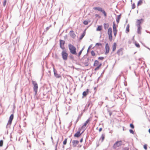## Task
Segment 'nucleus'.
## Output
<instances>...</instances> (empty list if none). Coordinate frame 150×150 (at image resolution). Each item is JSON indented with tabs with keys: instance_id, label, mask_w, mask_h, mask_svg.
I'll list each match as a JSON object with an SVG mask.
<instances>
[{
	"instance_id": "1",
	"label": "nucleus",
	"mask_w": 150,
	"mask_h": 150,
	"mask_svg": "<svg viewBox=\"0 0 150 150\" xmlns=\"http://www.w3.org/2000/svg\"><path fill=\"white\" fill-rule=\"evenodd\" d=\"M68 47L71 53L73 54L76 55L77 53L75 47L71 44H69Z\"/></svg>"
},
{
	"instance_id": "2",
	"label": "nucleus",
	"mask_w": 150,
	"mask_h": 150,
	"mask_svg": "<svg viewBox=\"0 0 150 150\" xmlns=\"http://www.w3.org/2000/svg\"><path fill=\"white\" fill-rule=\"evenodd\" d=\"M61 55L63 59L64 60H67V59L68 54L65 50H63L61 53Z\"/></svg>"
},
{
	"instance_id": "3",
	"label": "nucleus",
	"mask_w": 150,
	"mask_h": 150,
	"mask_svg": "<svg viewBox=\"0 0 150 150\" xmlns=\"http://www.w3.org/2000/svg\"><path fill=\"white\" fill-rule=\"evenodd\" d=\"M108 38L109 41L111 42L112 40V29L111 28H109L108 31Z\"/></svg>"
},
{
	"instance_id": "4",
	"label": "nucleus",
	"mask_w": 150,
	"mask_h": 150,
	"mask_svg": "<svg viewBox=\"0 0 150 150\" xmlns=\"http://www.w3.org/2000/svg\"><path fill=\"white\" fill-rule=\"evenodd\" d=\"M32 82L33 85V90L35 92V94L36 95L38 92V85L37 83L35 81H32Z\"/></svg>"
},
{
	"instance_id": "5",
	"label": "nucleus",
	"mask_w": 150,
	"mask_h": 150,
	"mask_svg": "<svg viewBox=\"0 0 150 150\" xmlns=\"http://www.w3.org/2000/svg\"><path fill=\"white\" fill-rule=\"evenodd\" d=\"M91 120V119L90 118H89L87 119L81 128V129H82L84 131L86 129V126L89 123V122Z\"/></svg>"
},
{
	"instance_id": "6",
	"label": "nucleus",
	"mask_w": 150,
	"mask_h": 150,
	"mask_svg": "<svg viewBox=\"0 0 150 150\" xmlns=\"http://www.w3.org/2000/svg\"><path fill=\"white\" fill-rule=\"evenodd\" d=\"M101 63L99 64L98 61L97 60H95L94 62L93 65L94 66L96 67L95 69V70L96 71L99 69L100 67L101 66Z\"/></svg>"
},
{
	"instance_id": "7",
	"label": "nucleus",
	"mask_w": 150,
	"mask_h": 150,
	"mask_svg": "<svg viewBox=\"0 0 150 150\" xmlns=\"http://www.w3.org/2000/svg\"><path fill=\"white\" fill-rule=\"evenodd\" d=\"M93 9L95 10H97L98 11L101 12L103 13L104 15L105 16H107V14L106 13L104 10L102 8L99 7H95L93 8Z\"/></svg>"
},
{
	"instance_id": "8",
	"label": "nucleus",
	"mask_w": 150,
	"mask_h": 150,
	"mask_svg": "<svg viewBox=\"0 0 150 150\" xmlns=\"http://www.w3.org/2000/svg\"><path fill=\"white\" fill-rule=\"evenodd\" d=\"M81 130L83 129H81V128H79L78 131L74 134V137H79L81 136L84 131V130H83L82 132L81 133Z\"/></svg>"
},
{
	"instance_id": "9",
	"label": "nucleus",
	"mask_w": 150,
	"mask_h": 150,
	"mask_svg": "<svg viewBox=\"0 0 150 150\" xmlns=\"http://www.w3.org/2000/svg\"><path fill=\"white\" fill-rule=\"evenodd\" d=\"M122 142L121 141H120L117 142L114 145L113 147L114 148H116L117 147L121 146L122 144Z\"/></svg>"
},
{
	"instance_id": "10",
	"label": "nucleus",
	"mask_w": 150,
	"mask_h": 150,
	"mask_svg": "<svg viewBox=\"0 0 150 150\" xmlns=\"http://www.w3.org/2000/svg\"><path fill=\"white\" fill-rule=\"evenodd\" d=\"M65 44V41L62 40H60V48L63 50L65 49V48L64 46Z\"/></svg>"
},
{
	"instance_id": "11",
	"label": "nucleus",
	"mask_w": 150,
	"mask_h": 150,
	"mask_svg": "<svg viewBox=\"0 0 150 150\" xmlns=\"http://www.w3.org/2000/svg\"><path fill=\"white\" fill-rule=\"evenodd\" d=\"M105 54H108L110 51V47L108 43H107L106 44L105 46Z\"/></svg>"
},
{
	"instance_id": "12",
	"label": "nucleus",
	"mask_w": 150,
	"mask_h": 150,
	"mask_svg": "<svg viewBox=\"0 0 150 150\" xmlns=\"http://www.w3.org/2000/svg\"><path fill=\"white\" fill-rule=\"evenodd\" d=\"M13 118V115L11 114L9 120L8 122V125H11L12 120Z\"/></svg>"
},
{
	"instance_id": "13",
	"label": "nucleus",
	"mask_w": 150,
	"mask_h": 150,
	"mask_svg": "<svg viewBox=\"0 0 150 150\" xmlns=\"http://www.w3.org/2000/svg\"><path fill=\"white\" fill-rule=\"evenodd\" d=\"M72 146L74 147H76L77 145L79 143V141L78 140H73L72 142Z\"/></svg>"
},
{
	"instance_id": "14",
	"label": "nucleus",
	"mask_w": 150,
	"mask_h": 150,
	"mask_svg": "<svg viewBox=\"0 0 150 150\" xmlns=\"http://www.w3.org/2000/svg\"><path fill=\"white\" fill-rule=\"evenodd\" d=\"M70 35L73 38H74L76 36V35L73 31H71L69 32Z\"/></svg>"
},
{
	"instance_id": "15",
	"label": "nucleus",
	"mask_w": 150,
	"mask_h": 150,
	"mask_svg": "<svg viewBox=\"0 0 150 150\" xmlns=\"http://www.w3.org/2000/svg\"><path fill=\"white\" fill-rule=\"evenodd\" d=\"M143 19H141L140 20H137V26H140V25L141 24V22L143 21Z\"/></svg>"
},
{
	"instance_id": "16",
	"label": "nucleus",
	"mask_w": 150,
	"mask_h": 150,
	"mask_svg": "<svg viewBox=\"0 0 150 150\" xmlns=\"http://www.w3.org/2000/svg\"><path fill=\"white\" fill-rule=\"evenodd\" d=\"M89 89H87L86 91H84L83 93V96H86L88 93Z\"/></svg>"
},
{
	"instance_id": "17",
	"label": "nucleus",
	"mask_w": 150,
	"mask_h": 150,
	"mask_svg": "<svg viewBox=\"0 0 150 150\" xmlns=\"http://www.w3.org/2000/svg\"><path fill=\"white\" fill-rule=\"evenodd\" d=\"M113 30H117V27L118 25L115 24L114 21L113 22Z\"/></svg>"
},
{
	"instance_id": "18",
	"label": "nucleus",
	"mask_w": 150,
	"mask_h": 150,
	"mask_svg": "<svg viewBox=\"0 0 150 150\" xmlns=\"http://www.w3.org/2000/svg\"><path fill=\"white\" fill-rule=\"evenodd\" d=\"M117 47V44L116 43H113V45L112 46V51L113 52L116 49Z\"/></svg>"
},
{
	"instance_id": "19",
	"label": "nucleus",
	"mask_w": 150,
	"mask_h": 150,
	"mask_svg": "<svg viewBox=\"0 0 150 150\" xmlns=\"http://www.w3.org/2000/svg\"><path fill=\"white\" fill-rule=\"evenodd\" d=\"M137 27H138V29H137L138 33L139 34H141V26H138Z\"/></svg>"
},
{
	"instance_id": "20",
	"label": "nucleus",
	"mask_w": 150,
	"mask_h": 150,
	"mask_svg": "<svg viewBox=\"0 0 150 150\" xmlns=\"http://www.w3.org/2000/svg\"><path fill=\"white\" fill-rule=\"evenodd\" d=\"M54 74L55 76L57 78H59L61 77V75L58 74L56 72H54Z\"/></svg>"
},
{
	"instance_id": "21",
	"label": "nucleus",
	"mask_w": 150,
	"mask_h": 150,
	"mask_svg": "<svg viewBox=\"0 0 150 150\" xmlns=\"http://www.w3.org/2000/svg\"><path fill=\"white\" fill-rule=\"evenodd\" d=\"M143 3V0H139L138 2L137 6L141 5Z\"/></svg>"
},
{
	"instance_id": "22",
	"label": "nucleus",
	"mask_w": 150,
	"mask_h": 150,
	"mask_svg": "<svg viewBox=\"0 0 150 150\" xmlns=\"http://www.w3.org/2000/svg\"><path fill=\"white\" fill-rule=\"evenodd\" d=\"M102 29V26L101 25H99L98 26L96 29V30L97 31H100Z\"/></svg>"
},
{
	"instance_id": "23",
	"label": "nucleus",
	"mask_w": 150,
	"mask_h": 150,
	"mask_svg": "<svg viewBox=\"0 0 150 150\" xmlns=\"http://www.w3.org/2000/svg\"><path fill=\"white\" fill-rule=\"evenodd\" d=\"M129 24L127 25L126 28V32L127 33L129 31Z\"/></svg>"
},
{
	"instance_id": "24",
	"label": "nucleus",
	"mask_w": 150,
	"mask_h": 150,
	"mask_svg": "<svg viewBox=\"0 0 150 150\" xmlns=\"http://www.w3.org/2000/svg\"><path fill=\"white\" fill-rule=\"evenodd\" d=\"M113 33L114 35L115 36V37L116 36V35L117 33V30H113Z\"/></svg>"
},
{
	"instance_id": "25",
	"label": "nucleus",
	"mask_w": 150,
	"mask_h": 150,
	"mask_svg": "<svg viewBox=\"0 0 150 150\" xmlns=\"http://www.w3.org/2000/svg\"><path fill=\"white\" fill-rule=\"evenodd\" d=\"M135 45L138 48H139L140 47V45L138 43H137L136 42H135L134 43Z\"/></svg>"
},
{
	"instance_id": "26",
	"label": "nucleus",
	"mask_w": 150,
	"mask_h": 150,
	"mask_svg": "<svg viewBox=\"0 0 150 150\" xmlns=\"http://www.w3.org/2000/svg\"><path fill=\"white\" fill-rule=\"evenodd\" d=\"M120 18V16H117V18L116 19V21H117V23H119V21Z\"/></svg>"
},
{
	"instance_id": "27",
	"label": "nucleus",
	"mask_w": 150,
	"mask_h": 150,
	"mask_svg": "<svg viewBox=\"0 0 150 150\" xmlns=\"http://www.w3.org/2000/svg\"><path fill=\"white\" fill-rule=\"evenodd\" d=\"M105 135L103 134L102 135H101V138H102V141L103 142V140H104V139H105Z\"/></svg>"
},
{
	"instance_id": "28",
	"label": "nucleus",
	"mask_w": 150,
	"mask_h": 150,
	"mask_svg": "<svg viewBox=\"0 0 150 150\" xmlns=\"http://www.w3.org/2000/svg\"><path fill=\"white\" fill-rule=\"evenodd\" d=\"M67 138H66L63 141V144L64 145H66L67 144Z\"/></svg>"
},
{
	"instance_id": "29",
	"label": "nucleus",
	"mask_w": 150,
	"mask_h": 150,
	"mask_svg": "<svg viewBox=\"0 0 150 150\" xmlns=\"http://www.w3.org/2000/svg\"><path fill=\"white\" fill-rule=\"evenodd\" d=\"M135 8V4L134 3H133L132 5V9H134Z\"/></svg>"
},
{
	"instance_id": "30",
	"label": "nucleus",
	"mask_w": 150,
	"mask_h": 150,
	"mask_svg": "<svg viewBox=\"0 0 150 150\" xmlns=\"http://www.w3.org/2000/svg\"><path fill=\"white\" fill-rule=\"evenodd\" d=\"M91 54L93 56H95V52H94V51L92 50L91 51Z\"/></svg>"
},
{
	"instance_id": "31",
	"label": "nucleus",
	"mask_w": 150,
	"mask_h": 150,
	"mask_svg": "<svg viewBox=\"0 0 150 150\" xmlns=\"http://www.w3.org/2000/svg\"><path fill=\"white\" fill-rule=\"evenodd\" d=\"M83 50V48L79 52L78 54V56H80Z\"/></svg>"
},
{
	"instance_id": "32",
	"label": "nucleus",
	"mask_w": 150,
	"mask_h": 150,
	"mask_svg": "<svg viewBox=\"0 0 150 150\" xmlns=\"http://www.w3.org/2000/svg\"><path fill=\"white\" fill-rule=\"evenodd\" d=\"M144 148L146 150L147 149V145L146 144H145L144 145Z\"/></svg>"
},
{
	"instance_id": "33",
	"label": "nucleus",
	"mask_w": 150,
	"mask_h": 150,
	"mask_svg": "<svg viewBox=\"0 0 150 150\" xmlns=\"http://www.w3.org/2000/svg\"><path fill=\"white\" fill-rule=\"evenodd\" d=\"M122 49H119L118 51H117V53L119 54V53L120 52H122Z\"/></svg>"
},
{
	"instance_id": "34",
	"label": "nucleus",
	"mask_w": 150,
	"mask_h": 150,
	"mask_svg": "<svg viewBox=\"0 0 150 150\" xmlns=\"http://www.w3.org/2000/svg\"><path fill=\"white\" fill-rule=\"evenodd\" d=\"M83 23L85 25H87L88 24V22L87 21H83Z\"/></svg>"
},
{
	"instance_id": "35",
	"label": "nucleus",
	"mask_w": 150,
	"mask_h": 150,
	"mask_svg": "<svg viewBox=\"0 0 150 150\" xmlns=\"http://www.w3.org/2000/svg\"><path fill=\"white\" fill-rule=\"evenodd\" d=\"M104 59V57H99L98 58V59L100 60H103Z\"/></svg>"
},
{
	"instance_id": "36",
	"label": "nucleus",
	"mask_w": 150,
	"mask_h": 150,
	"mask_svg": "<svg viewBox=\"0 0 150 150\" xmlns=\"http://www.w3.org/2000/svg\"><path fill=\"white\" fill-rule=\"evenodd\" d=\"M102 44L101 43H97L96 44V46H101Z\"/></svg>"
},
{
	"instance_id": "37",
	"label": "nucleus",
	"mask_w": 150,
	"mask_h": 150,
	"mask_svg": "<svg viewBox=\"0 0 150 150\" xmlns=\"http://www.w3.org/2000/svg\"><path fill=\"white\" fill-rule=\"evenodd\" d=\"M6 3V0H4V1L3 3V5L4 6H5Z\"/></svg>"
},
{
	"instance_id": "38",
	"label": "nucleus",
	"mask_w": 150,
	"mask_h": 150,
	"mask_svg": "<svg viewBox=\"0 0 150 150\" xmlns=\"http://www.w3.org/2000/svg\"><path fill=\"white\" fill-rule=\"evenodd\" d=\"M85 33H83L81 36V39L82 38L84 37V36H85Z\"/></svg>"
},
{
	"instance_id": "39",
	"label": "nucleus",
	"mask_w": 150,
	"mask_h": 150,
	"mask_svg": "<svg viewBox=\"0 0 150 150\" xmlns=\"http://www.w3.org/2000/svg\"><path fill=\"white\" fill-rule=\"evenodd\" d=\"M130 127L132 129H133L134 128V125L132 124H131L130 125Z\"/></svg>"
},
{
	"instance_id": "40",
	"label": "nucleus",
	"mask_w": 150,
	"mask_h": 150,
	"mask_svg": "<svg viewBox=\"0 0 150 150\" xmlns=\"http://www.w3.org/2000/svg\"><path fill=\"white\" fill-rule=\"evenodd\" d=\"M129 131V132L131 133H132V134H134V131L132 130V129H130Z\"/></svg>"
},
{
	"instance_id": "41",
	"label": "nucleus",
	"mask_w": 150,
	"mask_h": 150,
	"mask_svg": "<svg viewBox=\"0 0 150 150\" xmlns=\"http://www.w3.org/2000/svg\"><path fill=\"white\" fill-rule=\"evenodd\" d=\"M3 141L2 140H1V147L2 146Z\"/></svg>"
},
{
	"instance_id": "42",
	"label": "nucleus",
	"mask_w": 150,
	"mask_h": 150,
	"mask_svg": "<svg viewBox=\"0 0 150 150\" xmlns=\"http://www.w3.org/2000/svg\"><path fill=\"white\" fill-rule=\"evenodd\" d=\"M102 130V128H100L99 129V132H101Z\"/></svg>"
},
{
	"instance_id": "43",
	"label": "nucleus",
	"mask_w": 150,
	"mask_h": 150,
	"mask_svg": "<svg viewBox=\"0 0 150 150\" xmlns=\"http://www.w3.org/2000/svg\"><path fill=\"white\" fill-rule=\"evenodd\" d=\"M83 141V138H82L80 140V142H82Z\"/></svg>"
},
{
	"instance_id": "44",
	"label": "nucleus",
	"mask_w": 150,
	"mask_h": 150,
	"mask_svg": "<svg viewBox=\"0 0 150 150\" xmlns=\"http://www.w3.org/2000/svg\"><path fill=\"white\" fill-rule=\"evenodd\" d=\"M95 16L97 17H99V15L98 14H96L95 15Z\"/></svg>"
},
{
	"instance_id": "45",
	"label": "nucleus",
	"mask_w": 150,
	"mask_h": 150,
	"mask_svg": "<svg viewBox=\"0 0 150 150\" xmlns=\"http://www.w3.org/2000/svg\"><path fill=\"white\" fill-rule=\"evenodd\" d=\"M125 150H129V149L128 148H126L125 149Z\"/></svg>"
},
{
	"instance_id": "46",
	"label": "nucleus",
	"mask_w": 150,
	"mask_h": 150,
	"mask_svg": "<svg viewBox=\"0 0 150 150\" xmlns=\"http://www.w3.org/2000/svg\"><path fill=\"white\" fill-rule=\"evenodd\" d=\"M106 25V24L105 23H104V25L105 29H106V28H105V25Z\"/></svg>"
},
{
	"instance_id": "47",
	"label": "nucleus",
	"mask_w": 150,
	"mask_h": 150,
	"mask_svg": "<svg viewBox=\"0 0 150 150\" xmlns=\"http://www.w3.org/2000/svg\"><path fill=\"white\" fill-rule=\"evenodd\" d=\"M149 133H150V129H149Z\"/></svg>"
},
{
	"instance_id": "48",
	"label": "nucleus",
	"mask_w": 150,
	"mask_h": 150,
	"mask_svg": "<svg viewBox=\"0 0 150 150\" xmlns=\"http://www.w3.org/2000/svg\"><path fill=\"white\" fill-rule=\"evenodd\" d=\"M90 49V48H88V50Z\"/></svg>"
},
{
	"instance_id": "49",
	"label": "nucleus",
	"mask_w": 150,
	"mask_h": 150,
	"mask_svg": "<svg viewBox=\"0 0 150 150\" xmlns=\"http://www.w3.org/2000/svg\"><path fill=\"white\" fill-rule=\"evenodd\" d=\"M87 64L86 65V66H88V64Z\"/></svg>"
},
{
	"instance_id": "50",
	"label": "nucleus",
	"mask_w": 150,
	"mask_h": 150,
	"mask_svg": "<svg viewBox=\"0 0 150 150\" xmlns=\"http://www.w3.org/2000/svg\"><path fill=\"white\" fill-rule=\"evenodd\" d=\"M81 147V146H80V147Z\"/></svg>"
}]
</instances>
